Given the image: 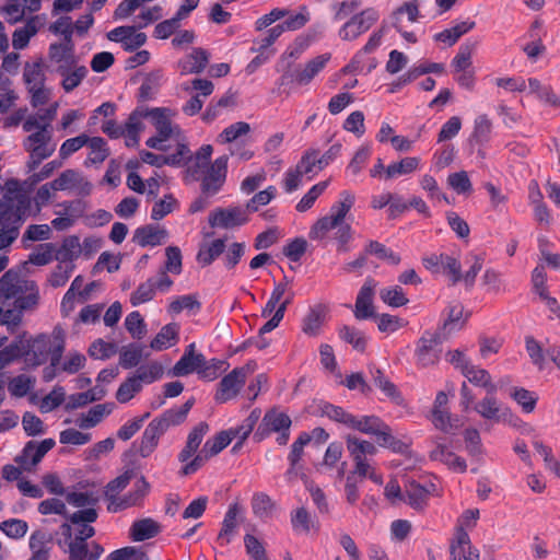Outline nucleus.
Segmentation results:
<instances>
[{
    "label": "nucleus",
    "instance_id": "nucleus-1",
    "mask_svg": "<svg viewBox=\"0 0 560 560\" xmlns=\"http://www.w3.org/2000/svg\"><path fill=\"white\" fill-rule=\"evenodd\" d=\"M28 208L30 199L23 195L16 203L8 195L0 200V250L10 247L19 237Z\"/></svg>",
    "mask_w": 560,
    "mask_h": 560
},
{
    "label": "nucleus",
    "instance_id": "nucleus-2",
    "mask_svg": "<svg viewBox=\"0 0 560 560\" xmlns=\"http://www.w3.org/2000/svg\"><path fill=\"white\" fill-rule=\"evenodd\" d=\"M446 341L439 332L425 330L416 343L415 357L417 365L428 368L441 359L442 343Z\"/></svg>",
    "mask_w": 560,
    "mask_h": 560
},
{
    "label": "nucleus",
    "instance_id": "nucleus-3",
    "mask_svg": "<svg viewBox=\"0 0 560 560\" xmlns=\"http://www.w3.org/2000/svg\"><path fill=\"white\" fill-rule=\"evenodd\" d=\"M161 421L153 419L144 429L140 442H132L131 446L124 453V460L139 454L145 458L150 456L159 445L160 438L166 432Z\"/></svg>",
    "mask_w": 560,
    "mask_h": 560
},
{
    "label": "nucleus",
    "instance_id": "nucleus-4",
    "mask_svg": "<svg viewBox=\"0 0 560 560\" xmlns=\"http://www.w3.org/2000/svg\"><path fill=\"white\" fill-rule=\"evenodd\" d=\"M378 18V12L373 8H368L352 15L339 30L340 38L349 42L357 39L368 32L377 22Z\"/></svg>",
    "mask_w": 560,
    "mask_h": 560
},
{
    "label": "nucleus",
    "instance_id": "nucleus-5",
    "mask_svg": "<svg viewBox=\"0 0 560 560\" xmlns=\"http://www.w3.org/2000/svg\"><path fill=\"white\" fill-rule=\"evenodd\" d=\"M465 308L460 302L450 303L442 312L443 320L438 326L436 332H439L446 340L462 330L470 317V312L464 314Z\"/></svg>",
    "mask_w": 560,
    "mask_h": 560
},
{
    "label": "nucleus",
    "instance_id": "nucleus-6",
    "mask_svg": "<svg viewBox=\"0 0 560 560\" xmlns=\"http://www.w3.org/2000/svg\"><path fill=\"white\" fill-rule=\"evenodd\" d=\"M249 221L246 210L235 206L217 208L210 212L208 222L211 228L232 229L241 226Z\"/></svg>",
    "mask_w": 560,
    "mask_h": 560
},
{
    "label": "nucleus",
    "instance_id": "nucleus-7",
    "mask_svg": "<svg viewBox=\"0 0 560 560\" xmlns=\"http://www.w3.org/2000/svg\"><path fill=\"white\" fill-rule=\"evenodd\" d=\"M292 424L291 418L276 408H271L266 411L257 430L254 433V440L261 442L268 438L271 433L290 429Z\"/></svg>",
    "mask_w": 560,
    "mask_h": 560
},
{
    "label": "nucleus",
    "instance_id": "nucleus-8",
    "mask_svg": "<svg viewBox=\"0 0 560 560\" xmlns=\"http://www.w3.org/2000/svg\"><path fill=\"white\" fill-rule=\"evenodd\" d=\"M245 366L233 369L219 382L214 400L219 404H223L235 398L245 384Z\"/></svg>",
    "mask_w": 560,
    "mask_h": 560
},
{
    "label": "nucleus",
    "instance_id": "nucleus-9",
    "mask_svg": "<svg viewBox=\"0 0 560 560\" xmlns=\"http://www.w3.org/2000/svg\"><path fill=\"white\" fill-rule=\"evenodd\" d=\"M55 445V440L50 438L42 442L31 440L26 442L21 454L15 457V462L23 469L28 470L30 466L37 465Z\"/></svg>",
    "mask_w": 560,
    "mask_h": 560
},
{
    "label": "nucleus",
    "instance_id": "nucleus-10",
    "mask_svg": "<svg viewBox=\"0 0 560 560\" xmlns=\"http://www.w3.org/2000/svg\"><path fill=\"white\" fill-rule=\"evenodd\" d=\"M50 140L51 133L46 127H42L40 130L31 133L24 139L23 148L26 152L32 154L33 158H38L44 161L55 152V145H49Z\"/></svg>",
    "mask_w": 560,
    "mask_h": 560
},
{
    "label": "nucleus",
    "instance_id": "nucleus-11",
    "mask_svg": "<svg viewBox=\"0 0 560 560\" xmlns=\"http://www.w3.org/2000/svg\"><path fill=\"white\" fill-rule=\"evenodd\" d=\"M73 25H67L62 32L63 40L52 43L49 46V58L55 62L66 61L70 67H75L74 43L72 40Z\"/></svg>",
    "mask_w": 560,
    "mask_h": 560
},
{
    "label": "nucleus",
    "instance_id": "nucleus-12",
    "mask_svg": "<svg viewBox=\"0 0 560 560\" xmlns=\"http://www.w3.org/2000/svg\"><path fill=\"white\" fill-rule=\"evenodd\" d=\"M24 350L28 351V354H25L26 364L31 368H37L44 364L48 359L50 339L47 335L40 334L24 342Z\"/></svg>",
    "mask_w": 560,
    "mask_h": 560
},
{
    "label": "nucleus",
    "instance_id": "nucleus-13",
    "mask_svg": "<svg viewBox=\"0 0 560 560\" xmlns=\"http://www.w3.org/2000/svg\"><path fill=\"white\" fill-rule=\"evenodd\" d=\"M474 410L482 418L493 422H505L508 416L513 417L509 407L502 406L495 396H486L474 406Z\"/></svg>",
    "mask_w": 560,
    "mask_h": 560
},
{
    "label": "nucleus",
    "instance_id": "nucleus-14",
    "mask_svg": "<svg viewBox=\"0 0 560 560\" xmlns=\"http://www.w3.org/2000/svg\"><path fill=\"white\" fill-rule=\"evenodd\" d=\"M374 287V280L368 278L357 295L353 313L359 320L373 318L376 314L373 306Z\"/></svg>",
    "mask_w": 560,
    "mask_h": 560
},
{
    "label": "nucleus",
    "instance_id": "nucleus-15",
    "mask_svg": "<svg viewBox=\"0 0 560 560\" xmlns=\"http://www.w3.org/2000/svg\"><path fill=\"white\" fill-rule=\"evenodd\" d=\"M168 236L167 231L153 224H145L136 229L132 242L141 247L159 246Z\"/></svg>",
    "mask_w": 560,
    "mask_h": 560
},
{
    "label": "nucleus",
    "instance_id": "nucleus-16",
    "mask_svg": "<svg viewBox=\"0 0 560 560\" xmlns=\"http://www.w3.org/2000/svg\"><path fill=\"white\" fill-rule=\"evenodd\" d=\"M376 431L377 432L372 435L375 438V442L378 446L388 448L398 454H407L409 452L410 443L396 439L392 434V429L386 422L382 421Z\"/></svg>",
    "mask_w": 560,
    "mask_h": 560
},
{
    "label": "nucleus",
    "instance_id": "nucleus-17",
    "mask_svg": "<svg viewBox=\"0 0 560 560\" xmlns=\"http://www.w3.org/2000/svg\"><path fill=\"white\" fill-rule=\"evenodd\" d=\"M330 58L331 55L326 52L307 61L303 69H296L295 82L307 85L325 68Z\"/></svg>",
    "mask_w": 560,
    "mask_h": 560
},
{
    "label": "nucleus",
    "instance_id": "nucleus-18",
    "mask_svg": "<svg viewBox=\"0 0 560 560\" xmlns=\"http://www.w3.org/2000/svg\"><path fill=\"white\" fill-rule=\"evenodd\" d=\"M161 533V525L153 518H141L132 523L129 536L133 541H144L158 536Z\"/></svg>",
    "mask_w": 560,
    "mask_h": 560
},
{
    "label": "nucleus",
    "instance_id": "nucleus-19",
    "mask_svg": "<svg viewBox=\"0 0 560 560\" xmlns=\"http://www.w3.org/2000/svg\"><path fill=\"white\" fill-rule=\"evenodd\" d=\"M327 308L323 304H317L310 308L303 318L302 331L307 336H317L325 322Z\"/></svg>",
    "mask_w": 560,
    "mask_h": 560
},
{
    "label": "nucleus",
    "instance_id": "nucleus-20",
    "mask_svg": "<svg viewBox=\"0 0 560 560\" xmlns=\"http://www.w3.org/2000/svg\"><path fill=\"white\" fill-rule=\"evenodd\" d=\"M149 490V482L144 476H141L136 482L133 491H131L128 495H125L120 502L115 505V508L108 505L107 509L109 512H118L119 510L137 505L148 494Z\"/></svg>",
    "mask_w": 560,
    "mask_h": 560
},
{
    "label": "nucleus",
    "instance_id": "nucleus-21",
    "mask_svg": "<svg viewBox=\"0 0 560 560\" xmlns=\"http://www.w3.org/2000/svg\"><path fill=\"white\" fill-rule=\"evenodd\" d=\"M195 404V398H189L179 408H171L165 410L160 417L154 418L156 421H161L165 431L171 425H178L183 423Z\"/></svg>",
    "mask_w": 560,
    "mask_h": 560
},
{
    "label": "nucleus",
    "instance_id": "nucleus-22",
    "mask_svg": "<svg viewBox=\"0 0 560 560\" xmlns=\"http://www.w3.org/2000/svg\"><path fill=\"white\" fill-rule=\"evenodd\" d=\"M430 458L432 460H439L445 465H447L451 469L465 472L467 469L466 460L457 456L455 453L447 451L445 445L439 444L433 451L430 453Z\"/></svg>",
    "mask_w": 560,
    "mask_h": 560
},
{
    "label": "nucleus",
    "instance_id": "nucleus-23",
    "mask_svg": "<svg viewBox=\"0 0 560 560\" xmlns=\"http://www.w3.org/2000/svg\"><path fill=\"white\" fill-rule=\"evenodd\" d=\"M57 73L60 74L63 80L61 82V86L65 92L69 93L78 88L81 82L88 75V69L85 66H78L73 71H70V66L60 65L57 68Z\"/></svg>",
    "mask_w": 560,
    "mask_h": 560
},
{
    "label": "nucleus",
    "instance_id": "nucleus-24",
    "mask_svg": "<svg viewBox=\"0 0 560 560\" xmlns=\"http://www.w3.org/2000/svg\"><path fill=\"white\" fill-rule=\"evenodd\" d=\"M82 252L80 240L77 235H69L63 238L61 246L56 250L55 259L61 264H73Z\"/></svg>",
    "mask_w": 560,
    "mask_h": 560
},
{
    "label": "nucleus",
    "instance_id": "nucleus-25",
    "mask_svg": "<svg viewBox=\"0 0 560 560\" xmlns=\"http://www.w3.org/2000/svg\"><path fill=\"white\" fill-rule=\"evenodd\" d=\"M25 335L26 332L19 335L9 346L0 350V371L15 360L25 358V354H28V351L24 350L23 339Z\"/></svg>",
    "mask_w": 560,
    "mask_h": 560
},
{
    "label": "nucleus",
    "instance_id": "nucleus-26",
    "mask_svg": "<svg viewBox=\"0 0 560 560\" xmlns=\"http://www.w3.org/2000/svg\"><path fill=\"white\" fill-rule=\"evenodd\" d=\"M179 326L171 323L161 328L156 336L152 339L150 347L153 350L161 351L173 346L178 340Z\"/></svg>",
    "mask_w": 560,
    "mask_h": 560
},
{
    "label": "nucleus",
    "instance_id": "nucleus-27",
    "mask_svg": "<svg viewBox=\"0 0 560 560\" xmlns=\"http://www.w3.org/2000/svg\"><path fill=\"white\" fill-rule=\"evenodd\" d=\"M479 518L478 509L466 510L458 518L459 525L456 528L455 538L457 545L463 549L465 545H469L470 538L465 527L475 526L476 521Z\"/></svg>",
    "mask_w": 560,
    "mask_h": 560
},
{
    "label": "nucleus",
    "instance_id": "nucleus-28",
    "mask_svg": "<svg viewBox=\"0 0 560 560\" xmlns=\"http://www.w3.org/2000/svg\"><path fill=\"white\" fill-rule=\"evenodd\" d=\"M163 78L162 70H154L149 72L139 88L138 102L143 103L154 98L161 85Z\"/></svg>",
    "mask_w": 560,
    "mask_h": 560
},
{
    "label": "nucleus",
    "instance_id": "nucleus-29",
    "mask_svg": "<svg viewBox=\"0 0 560 560\" xmlns=\"http://www.w3.org/2000/svg\"><path fill=\"white\" fill-rule=\"evenodd\" d=\"M19 273L13 269L5 271L0 278V303L15 298L22 292V288L18 284Z\"/></svg>",
    "mask_w": 560,
    "mask_h": 560
},
{
    "label": "nucleus",
    "instance_id": "nucleus-30",
    "mask_svg": "<svg viewBox=\"0 0 560 560\" xmlns=\"http://www.w3.org/2000/svg\"><path fill=\"white\" fill-rule=\"evenodd\" d=\"M240 513V509L237 503L231 504L224 515V520L222 522L221 530L218 535L217 540L220 541L222 546L228 545L231 541V538L237 527V515Z\"/></svg>",
    "mask_w": 560,
    "mask_h": 560
},
{
    "label": "nucleus",
    "instance_id": "nucleus-31",
    "mask_svg": "<svg viewBox=\"0 0 560 560\" xmlns=\"http://www.w3.org/2000/svg\"><path fill=\"white\" fill-rule=\"evenodd\" d=\"M38 16H31L25 26L16 28L12 34V46L15 49H24L28 46L30 39L38 32L36 24Z\"/></svg>",
    "mask_w": 560,
    "mask_h": 560
},
{
    "label": "nucleus",
    "instance_id": "nucleus-32",
    "mask_svg": "<svg viewBox=\"0 0 560 560\" xmlns=\"http://www.w3.org/2000/svg\"><path fill=\"white\" fill-rule=\"evenodd\" d=\"M430 494L431 489L413 480L406 489V502L415 510H422L427 505Z\"/></svg>",
    "mask_w": 560,
    "mask_h": 560
},
{
    "label": "nucleus",
    "instance_id": "nucleus-33",
    "mask_svg": "<svg viewBox=\"0 0 560 560\" xmlns=\"http://www.w3.org/2000/svg\"><path fill=\"white\" fill-rule=\"evenodd\" d=\"M236 436L237 432H232L230 429L220 431L218 434L206 441L202 450L210 457H213L223 451L226 446H229L232 440Z\"/></svg>",
    "mask_w": 560,
    "mask_h": 560
},
{
    "label": "nucleus",
    "instance_id": "nucleus-34",
    "mask_svg": "<svg viewBox=\"0 0 560 560\" xmlns=\"http://www.w3.org/2000/svg\"><path fill=\"white\" fill-rule=\"evenodd\" d=\"M291 525L292 529L298 534H308L312 528L316 530L319 528L304 506L298 508L291 513Z\"/></svg>",
    "mask_w": 560,
    "mask_h": 560
},
{
    "label": "nucleus",
    "instance_id": "nucleus-35",
    "mask_svg": "<svg viewBox=\"0 0 560 560\" xmlns=\"http://www.w3.org/2000/svg\"><path fill=\"white\" fill-rule=\"evenodd\" d=\"M49 540L46 533L43 530H35L30 537V549L32 556L28 560H49L50 548L46 547Z\"/></svg>",
    "mask_w": 560,
    "mask_h": 560
},
{
    "label": "nucleus",
    "instance_id": "nucleus-36",
    "mask_svg": "<svg viewBox=\"0 0 560 560\" xmlns=\"http://www.w3.org/2000/svg\"><path fill=\"white\" fill-rule=\"evenodd\" d=\"M225 240L217 238L211 242L207 247L199 249L197 254V261L202 266H210L218 257H220L225 250Z\"/></svg>",
    "mask_w": 560,
    "mask_h": 560
},
{
    "label": "nucleus",
    "instance_id": "nucleus-37",
    "mask_svg": "<svg viewBox=\"0 0 560 560\" xmlns=\"http://www.w3.org/2000/svg\"><path fill=\"white\" fill-rule=\"evenodd\" d=\"M88 144L91 149V152L84 162L85 165L91 164H101L103 163L110 154L109 149L107 147L106 141L102 137H89Z\"/></svg>",
    "mask_w": 560,
    "mask_h": 560
},
{
    "label": "nucleus",
    "instance_id": "nucleus-38",
    "mask_svg": "<svg viewBox=\"0 0 560 560\" xmlns=\"http://www.w3.org/2000/svg\"><path fill=\"white\" fill-rule=\"evenodd\" d=\"M202 364H203V354L202 353H199V357L182 355V358L173 366L172 374L174 376H186L191 373L198 374V371H200V368Z\"/></svg>",
    "mask_w": 560,
    "mask_h": 560
},
{
    "label": "nucleus",
    "instance_id": "nucleus-39",
    "mask_svg": "<svg viewBox=\"0 0 560 560\" xmlns=\"http://www.w3.org/2000/svg\"><path fill=\"white\" fill-rule=\"evenodd\" d=\"M340 197L341 200L335 202L330 207L329 214L339 225L340 223L345 222L346 215L353 207L355 200L354 195L348 190L341 191Z\"/></svg>",
    "mask_w": 560,
    "mask_h": 560
},
{
    "label": "nucleus",
    "instance_id": "nucleus-40",
    "mask_svg": "<svg viewBox=\"0 0 560 560\" xmlns=\"http://www.w3.org/2000/svg\"><path fill=\"white\" fill-rule=\"evenodd\" d=\"M143 346L140 343H130L122 347L119 355V364L122 369L129 370L137 366L143 355Z\"/></svg>",
    "mask_w": 560,
    "mask_h": 560
},
{
    "label": "nucleus",
    "instance_id": "nucleus-41",
    "mask_svg": "<svg viewBox=\"0 0 560 560\" xmlns=\"http://www.w3.org/2000/svg\"><path fill=\"white\" fill-rule=\"evenodd\" d=\"M477 46V42L467 40L459 46L458 52L452 60V66L456 72L469 70L471 67V55Z\"/></svg>",
    "mask_w": 560,
    "mask_h": 560
},
{
    "label": "nucleus",
    "instance_id": "nucleus-42",
    "mask_svg": "<svg viewBox=\"0 0 560 560\" xmlns=\"http://www.w3.org/2000/svg\"><path fill=\"white\" fill-rule=\"evenodd\" d=\"M371 374L374 385L378 387L388 398L395 402H399L402 399L401 394L397 389L396 385L390 382L380 369H374V371L371 370Z\"/></svg>",
    "mask_w": 560,
    "mask_h": 560
},
{
    "label": "nucleus",
    "instance_id": "nucleus-43",
    "mask_svg": "<svg viewBox=\"0 0 560 560\" xmlns=\"http://www.w3.org/2000/svg\"><path fill=\"white\" fill-rule=\"evenodd\" d=\"M229 368V363L225 360L213 358L207 361L203 357V364L198 371V377L203 381H214L218 378L220 373Z\"/></svg>",
    "mask_w": 560,
    "mask_h": 560
},
{
    "label": "nucleus",
    "instance_id": "nucleus-44",
    "mask_svg": "<svg viewBox=\"0 0 560 560\" xmlns=\"http://www.w3.org/2000/svg\"><path fill=\"white\" fill-rule=\"evenodd\" d=\"M420 164V159L417 156H407L397 163L389 164L386 170V178H393L396 175H406L415 172Z\"/></svg>",
    "mask_w": 560,
    "mask_h": 560
},
{
    "label": "nucleus",
    "instance_id": "nucleus-45",
    "mask_svg": "<svg viewBox=\"0 0 560 560\" xmlns=\"http://www.w3.org/2000/svg\"><path fill=\"white\" fill-rule=\"evenodd\" d=\"M365 254L374 255L381 260H387L392 265L400 264V256L394 253L390 248L377 241H370L365 246Z\"/></svg>",
    "mask_w": 560,
    "mask_h": 560
},
{
    "label": "nucleus",
    "instance_id": "nucleus-46",
    "mask_svg": "<svg viewBox=\"0 0 560 560\" xmlns=\"http://www.w3.org/2000/svg\"><path fill=\"white\" fill-rule=\"evenodd\" d=\"M319 411L322 416L328 417L330 420L342 423L349 427L350 421H352V413L347 412L342 407L336 406L328 401H322L318 405Z\"/></svg>",
    "mask_w": 560,
    "mask_h": 560
},
{
    "label": "nucleus",
    "instance_id": "nucleus-47",
    "mask_svg": "<svg viewBox=\"0 0 560 560\" xmlns=\"http://www.w3.org/2000/svg\"><path fill=\"white\" fill-rule=\"evenodd\" d=\"M347 448L352 457L358 455L364 458L365 455H375L377 453L376 446L365 440H360L357 436L348 435L346 438Z\"/></svg>",
    "mask_w": 560,
    "mask_h": 560
},
{
    "label": "nucleus",
    "instance_id": "nucleus-48",
    "mask_svg": "<svg viewBox=\"0 0 560 560\" xmlns=\"http://www.w3.org/2000/svg\"><path fill=\"white\" fill-rule=\"evenodd\" d=\"M338 335L345 342L350 343L355 350L364 352L366 339L364 335L354 327L343 325L339 328Z\"/></svg>",
    "mask_w": 560,
    "mask_h": 560
},
{
    "label": "nucleus",
    "instance_id": "nucleus-49",
    "mask_svg": "<svg viewBox=\"0 0 560 560\" xmlns=\"http://www.w3.org/2000/svg\"><path fill=\"white\" fill-rule=\"evenodd\" d=\"M276 503L271 498L262 492L256 493L252 500L253 513L259 518H268L271 516Z\"/></svg>",
    "mask_w": 560,
    "mask_h": 560
},
{
    "label": "nucleus",
    "instance_id": "nucleus-50",
    "mask_svg": "<svg viewBox=\"0 0 560 560\" xmlns=\"http://www.w3.org/2000/svg\"><path fill=\"white\" fill-rule=\"evenodd\" d=\"M382 419L377 416H362L361 418H358L352 415V421H350L349 427L350 429L357 430L364 434L372 435L373 433L377 432L380 424L382 423Z\"/></svg>",
    "mask_w": 560,
    "mask_h": 560
},
{
    "label": "nucleus",
    "instance_id": "nucleus-51",
    "mask_svg": "<svg viewBox=\"0 0 560 560\" xmlns=\"http://www.w3.org/2000/svg\"><path fill=\"white\" fill-rule=\"evenodd\" d=\"M328 184L329 180H323L312 186L310 190L298 202L295 207L296 211L305 212L310 210L317 200V198L326 190Z\"/></svg>",
    "mask_w": 560,
    "mask_h": 560
},
{
    "label": "nucleus",
    "instance_id": "nucleus-52",
    "mask_svg": "<svg viewBox=\"0 0 560 560\" xmlns=\"http://www.w3.org/2000/svg\"><path fill=\"white\" fill-rule=\"evenodd\" d=\"M142 389V385L135 375L129 376L122 382L117 392L116 399L120 404H126L133 398V396Z\"/></svg>",
    "mask_w": 560,
    "mask_h": 560
},
{
    "label": "nucleus",
    "instance_id": "nucleus-53",
    "mask_svg": "<svg viewBox=\"0 0 560 560\" xmlns=\"http://www.w3.org/2000/svg\"><path fill=\"white\" fill-rule=\"evenodd\" d=\"M528 88H529L530 92L537 94L539 100H541L552 106L560 105V101L557 97V95L553 93L551 86L541 84V82L538 79L529 78L528 79Z\"/></svg>",
    "mask_w": 560,
    "mask_h": 560
},
{
    "label": "nucleus",
    "instance_id": "nucleus-54",
    "mask_svg": "<svg viewBox=\"0 0 560 560\" xmlns=\"http://www.w3.org/2000/svg\"><path fill=\"white\" fill-rule=\"evenodd\" d=\"M177 206L178 201L176 198L172 194H167L164 196V199H161L153 205L151 219L154 221H160L167 214L172 213Z\"/></svg>",
    "mask_w": 560,
    "mask_h": 560
},
{
    "label": "nucleus",
    "instance_id": "nucleus-55",
    "mask_svg": "<svg viewBox=\"0 0 560 560\" xmlns=\"http://www.w3.org/2000/svg\"><path fill=\"white\" fill-rule=\"evenodd\" d=\"M117 349L118 347L116 343L106 342L98 338L91 343L88 352L93 359L107 360L117 352Z\"/></svg>",
    "mask_w": 560,
    "mask_h": 560
},
{
    "label": "nucleus",
    "instance_id": "nucleus-56",
    "mask_svg": "<svg viewBox=\"0 0 560 560\" xmlns=\"http://www.w3.org/2000/svg\"><path fill=\"white\" fill-rule=\"evenodd\" d=\"M511 397L522 406L523 411L529 413L534 411L538 397L534 392L524 387H514Z\"/></svg>",
    "mask_w": 560,
    "mask_h": 560
},
{
    "label": "nucleus",
    "instance_id": "nucleus-57",
    "mask_svg": "<svg viewBox=\"0 0 560 560\" xmlns=\"http://www.w3.org/2000/svg\"><path fill=\"white\" fill-rule=\"evenodd\" d=\"M492 124L487 115H479L475 120L474 132L471 140L478 144H485L490 139Z\"/></svg>",
    "mask_w": 560,
    "mask_h": 560
},
{
    "label": "nucleus",
    "instance_id": "nucleus-58",
    "mask_svg": "<svg viewBox=\"0 0 560 560\" xmlns=\"http://www.w3.org/2000/svg\"><path fill=\"white\" fill-rule=\"evenodd\" d=\"M155 295L153 278H149L145 282L138 285L135 292L130 296V303L132 306L140 305L151 301Z\"/></svg>",
    "mask_w": 560,
    "mask_h": 560
},
{
    "label": "nucleus",
    "instance_id": "nucleus-59",
    "mask_svg": "<svg viewBox=\"0 0 560 560\" xmlns=\"http://www.w3.org/2000/svg\"><path fill=\"white\" fill-rule=\"evenodd\" d=\"M277 195L275 186H268L266 189L255 194L246 203V212H256L260 206L268 205Z\"/></svg>",
    "mask_w": 560,
    "mask_h": 560
},
{
    "label": "nucleus",
    "instance_id": "nucleus-60",
    "mask_svg": "<svg viewBox=\"0 0 560 560\" xmlns=\"http://www.w3.org/2000/svg\"><path fill=\"white\" fill-rule=\"evenodd\" d=\"M125 327L136 339H141L147 332V325L138 311H133L127 315L125 319Z\"/></svg>",
    "mask_w": 560,
    "mask_h": 560
},
{
    "label": "nucleus",
    "instance_id": "nucleus-61",
    "mask_svg": "<svg viewBox=\"0 0 560 560\" xmlns=\"http://www.w3.org/2000/svg\"><path fill=\"white\" fill-rule=\"evenodd\" d=\"M447 184L458 194L466 195L472 191V185L467 172L459 171L448 175Z\"/></svg>",
    "mask_w": 560,
    "mask_h": 560
},
{
    "label": "nucleus",
    "instance_id": "nucleus-62",
    "mask_svg": "<svg viewBox=\"0 0 560 560\" xmlns=\"http://www.w3.org/2000/svg\"><path fill=\"white\" fill-rule=\"evenodd\" d=\"M0 529L10 538L20 539L25 536L28 525L25 521L10 518L0 524Z\"/></svg>",
    "mask_w": 560,
    "mask_h": 560
},
{
    "label": "nucleus",
    "instance_id": "nucleus-63",
    "mask_svg": "<svg viewBox=\"0 0 560 560\" xmlns=\"http://www.w3.org/2000/svg\"><path fill=\"white\" fill-rule=\"evenodd\" d=\"M106 560H149V556L140 548L128 546L114 550Z\"/></svg>",
    "mask_w": 560,
    "mask_h": 560
},
{
    "label": "nucleus",
    "instance_id": "nucleus-64",
    "mask_svg": "<svg viewBox=\"0 0 560 560\" xmlns=\"http://www.w3.org/2000/svg\"><path fill=\"white\" fill-rule=\"evenodd\" d=\"M244 545L247 555L253 560H269L262 542L252 534L244 536Z\"/></svg>",
    "mask_w": 560,
    "mask_h": 560
}]
</instances>
